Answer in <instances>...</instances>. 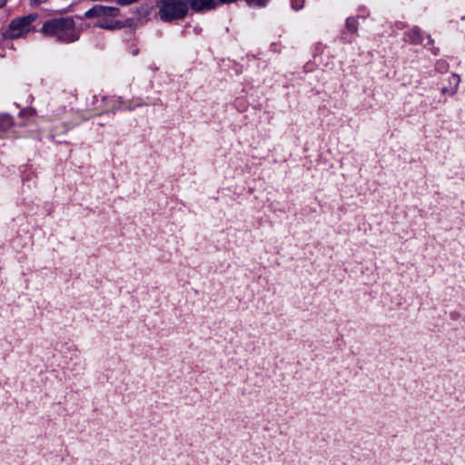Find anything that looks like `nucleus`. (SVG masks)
<instances>
[{
	"mask_svg": "<svg viewBox=\"0 0 465 465\" xmlns=\"http://www.w3.org/2000/svg\"><path fill=\"white\" fill-rule=\"evenodd\" d=\"M449 63L446 60H438L435 64V70L439 73H446L449 70Z\"/></svg>",
	"mask_w": 465,
	"mask_h": 465,
	"instance_id": "obj_10",
	"label": "nucleus"
},
{
	"mask_svg": "<svg viewBox=\"0 0 465 465\" xmlns=\"http://www.w3.org/2000/svg\"><path fill=\"white\" fill-rule=\"evenodd\" d=\"M36 18V15L30 14L23 17L13 19L8 25V30L5 33V37L10 39L21 37L24 34L30 31V25Z\"/></svg>",
	"mask_w": 465,
	"mask_h": 465,
	"instance_id": "obj_4",
	"label": "nucleus"
},
{
	"mask_svg": "<svg viewBox=\"0 0 465 465\" xmlns=\"http://www.w3.org/2000/svg\"><path fill=\"white\" fill-rule=\"evenodd\" d=\"M82 28L76 25L73 16H56L43 23L40 33L47 38L62 44H73L80 39Z\"/></svg>",
	"mask_w": 465,
	"mask_h": 465,
	"instance_id": "obj_1",
	"label": "nucleus"
},
{
	"mask_svg": "<svg viewBox=\"0 0 465 465\" xmlns=\"http://www.w3.org/2000/svg\"><path fill=\"white\" fill-rule=\"evenodd\" d=\"M449 81L450 86L442 87L440 93L443 95L448 94L450 96H453L458 92L460 83L461 81L460 76L457 74H452Z\"/></svg>",
	"mask_w": 465,
	"mask_h": 465,
	"instance_id": "obj_6",
	"label": "nucleus"
},
{
	"mask_svg": "<svg viewBox=\"0 0 465 465\" xmlns=\"http://www.w3.org/2000/svg\"><path fill=\"white\" fill-rule=\"evenodd\" d=\"M156 6L158 16L165 23L183 20L189 12L188 0H158Z\"/></svg>",
	"mask_w": 465,
	"mask_h": 465,
	"instance_id": "obj_3",
	"label": "nucleus"
},
{
	"mask_svg": "<svg viewBox=\"0 0 465 465\" xmlns=\"http://www.w3.org/2000/svg\"><path fill=\"white\" fill-rule=\"evenodd\" d=\"M292 6L293 9L295 10H299L302 7V4H299V3H295L294 0L292 1Z\"/></svg>",
	"mask_w": 465,
	"mask_h": 465,
	"instance_id": "obj_12",
	"label": "nucleus"
},
{
	"mask_svg": "<svg viewBox=\"0 0 465 465\" xmlns=\"http://www.w3.org/2000/svg\"><path fill=\"white\" fill-rule=\"evenodd\" d=\"M14 124L13 117L7 114H0V131L5 132Z\"/></svg>",
	"mask_w": 465,
	"mask_h": 465,
	"instance_id": "obj_7",
	"label": "nucleus"
},
{
	"mask_svg": "<svg viewBox=\"0 0 465 465\" xmlns=\"http://www.w3.org/2000/svg\"><path fill=\"white\" fill-rule=\"evenodd\" d=\"M139 0H117V4L120 5H129L137 3Z\"/></svg>",
	"mask_w": 465,
	"mask_h": 465,
	"instance_id": "obj_11",
	"label": "nucleus"
},
{
	"mask_svg": "<svg viewBox=\"0 0 465 465\" xmlns=\"http://www.w3.org/2000/svg\"><path fill=\"white\" fill-rule=\"evenodd\" d=\"M189 8L191 7L195 12H203L207 10L215 9L218 4L216 0H188Z\"/></svg>",
	"mask_w": 465,
	"mask_h": 465,
	"instance_id": "obj_5",
	"label": "nucleus"
},
{
	"mask_svg": "<svg viewBox=\"0 0 465 465\" xmlns=\"http://www.w3.org/2000/svg\"><path fill=\"white\" fill-rule=\"evenodd\" d=\"M6 0H5L3 3L0 4V7L4 6L5 4Z\"/></svg>",
	"mask_w": 465,
	"mask_h": 465,
	"instance_id": "obj_14",
	"label": "nucleus"
},
{
	"mask_svg": "<svg viewBox=\"0 0 465 465\" xmlns=\"http://www.w3.org/2000/svg\"><path fill=\"white\" fill-rule=\"evenodd\" d=\"M358 20L355 17H349L346 20L345 29L351 34H355L358 30Z\"/></svg>",
	"mask_w": 465,
	"mask_h": 465,
	"instance_id": "obj_9",
	"label": "nucleus"
},
{
	"mask_svg": "<svg viewBox=\"0 0 465 465\" xmlns=\"http://www.w3.org/2000/svg\"><path fill=\"white\" fill-rule=\"evenodd\" d=\"M47 0H31L32 5H39L42 3H45Z\"/></svg>",
	"mask_w": 465,
	"mask_h": 465,
	"instance_id": "obj_13",
	"label": "nucleus"
},
{
	"mask_svg": "<svg viewBox=\"0 0 465 465\" xmlns=\"http://www.w3.org/2000/svg\"><path fill=\"white\" fill-rule=\"evenodd\" d=\"M407 36L409 38V41L412 44L418 45V44H421V42H422L421 33L417 28H413V29L410 30L407 33Z\"/></svg>",
	"mask_w": 465,
	"mask_h": 465,
	"instance_id": "obj_8",
	"label": "nucleus"
},
{
	"mask_svg": "<svg viewBox=\"0 0 465 465\" xmlns=\"http://www.w3.org/2000/svg\"><path fill=\"white\" fill-rule=\"evenodd\" d=\"M120 9L115 6H105L102 5H94L84 14V18H96L94 26L105 30H119L126 24L117 19Z\"/></svg>",
	"mask_w": 465,
	"mask_h": 465,
	"instance_id": "obj_2",
	"label": "nucleus"
}]
</instances>
